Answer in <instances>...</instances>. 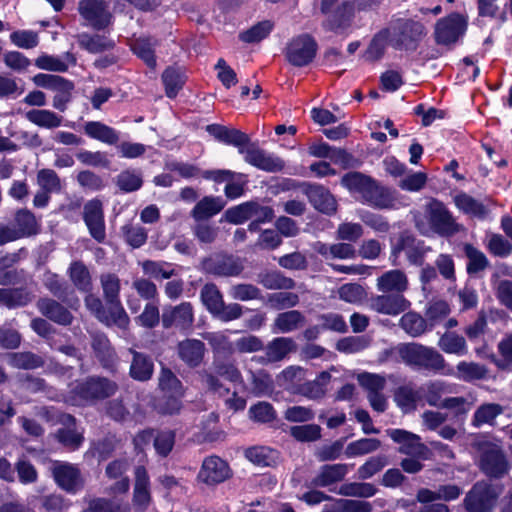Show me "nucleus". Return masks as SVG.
<instances>
[{
    "label": "nucleus",
    "instance_id": "obj_1",
    "mask_svg": "<svg viewBox=\"0 0 512 512\" xmlns=\"http://www.w3.org/2000/svg\"><path fill=\"white\" fill-rule=\"evenodd\" d=\"M117 384L104 377H89L79 382L67 395L51 396L53 400H63L72 406H83L87 403L108 398L117 391Z\"/></svg>",
    "mask_w": 512,
    "mask_h": 512
},
{
    "label": "nucleus",
    "instance_id": "obj_2",
    "mask_svg": "<svg viewBox=\"0 0 512 512\" xmlns=\"http://www.w3.org/2000/svg\"><path fill=\"white\" fill-rule=\"evenodd\" d=\"M390 46L398 51L414 52L427 35L425 25L411 18H392L386 26Z\"/></svg>",
    "mask_w": 512,
    "mask_h": 512
},
{
    "label": "nucleus",
    "instance_id": "obj_3",
    "mask_svg": "<svg viewBox=\"0 0 512 512\" xmlns=\"http://www.w3.org/2000/svg\"><path fill=\"white\" fill-rule=\"evenodd\" d=\"M401 361L416 371L441 373L445 368V359L435 348L419 343L400 344Z\"/></svg>",
    "mask_w": 512,
    "mask_h": 512
},
{
    "label": "nucleus",
    "instance_id": "obj_4",
    "mask_svg": "<svg viewBox=\"0 0 512 512\" xmlns=\"http://www.w3.org/2000/svg\"><path fill=\"white\" fill-rule=\"evenodd\" d=\"M200 379L205 388L212 394L219 397H226L230 394L222 379L235 385H244L241 371L234 362L214 359L211 370L200 372Z\"/></svg>",
    "mask_w": 512,
    "mask_h": 512
},
{
    "label": "nucleus",
    "instance_id": "obj_5",
    "mask_svg": "<svg viewBox=\"0 0 512 512\" xmlns=\"http://www.w3.org/2000/svg\"><path fill=\"white\" fill-rule=\"evenodd\" d=\"M84 133L91 139L100 141L107 145H116L118 154L122 158L135 159L146 152V146L138 142L120 140V132L100 121H88L84 125Z\"/></svg>",
    "mask_w": 512,
    "mask_h": 512
},
{
    "label": "nucleus",
    "instance_id": "obj_6",
    "mask_svg": "<svg viewBox=\"0 0 512 512\" xmlns=\"http://www.w3.org/2000/svg\"><path fill=\"white\" fill-rule=\"evenodd\" d=\"M424 214L430 230L441 237H452L464 230L447 206L437 199L426 204Z\"/></svg>",
    "mask_w": 512,
    "mask_h": 512
},
{
    "label": "nucleus",
    "instance_id": "obj_7",
    "mask_svg": "<svg viewBox=\"0 0 512 512\" xmlns=\"http://www.w3.org/2000/svg\"><path fill=\"white\" fill-rule=\"evenodd\" d=\"M317 51L318 44L315 38L308 33H303L290 39L284 53L291 65L304 67L314 60Z\"/></svg>",
    "mask_w": 512,
    "mask_h": 512
},
{
    "label": "nucleus",
    "instance_id": "obj_8",
    "mask_svg": "<svg viewBox=\"0 0 512 512\" xmlns=\"http://www.w3.org/2000/svg\"><path fill=\"white\" fill-rule=\"evenodd\" d=\"M36 86L55 91L53 97V107L61 112L67 109L68 103L72 99L74 83L62 76L53 74L39 73L33 77Z\"/></svg>",
    "mask_w": 512,
    "mask_h": 512
},
{
    "label": "nucleus",
    "instance_id": "obj_9",
    "mask_svg": "<svg viewBox=\"0 0 512 512\" xmlns=\"http://www.w3.org/2000/svg\"><path fill=\"white\" fill-rule=\"evenodd\" d=\"M499 496L497 487L489 482L479 481L475 483L464 499L467 512H491Z\"/></svg>",
    "mask_w": 512,
    "mask_h": 512
},
{
    "label": "nucleus",
    "instance_id": "obj_10",
    "mask_svg": "<svg viewBox=\"0 0 512 512\" xmlns=\"http://www.w3.org/2000/svg\"><path fill=\"white\" fill-rule=\"evenodd\" d=\"M202 269L205 273L217 277H237L244 270V264L240 257L214 253L202 261Z\"/></svg>",
    "mask_w": 512,
    "mask_h": 512
},
{
    "label": "nucleus",
    "instance_id": "obj_11",
    "mask_svg": "<svg viewBox=\"0 0 512 512\" xmlns=\"http://www.w3.org/2000/svg\"><path fill=\"white\" fill-rule=\"evenodd\" d=\"M428 250L423 241L408 232H402L392 245L390 258L393 265H398V258L404 252L410 264L420 266Z\"/></svg>",
    "mask_w": 512,
    "mask_h": 512
},
{
    "label": "nucleus",
    "instance_id": "obj_12",
    "mask_svg": "<svg viewBox=\"0 0 512 512\" xmlns=\"http://www.w3.org/2000/svg\"><path fill=\"white\" fill-rule=\"evenodd\" d=\"M78 11L87 25L94 30H105L113 23V15L105 0H81Z\"/></svg>",
    "mask_w": 512,
    "mask_h": 512
},
{
    "label": "nucleus",
    "instance_id": "obj_13",
    "mask_svg": "<svg viewBox=\"0 0 512 512\" xmlns=\"http://www.w3.org/2000/svg\"><path fill=\"white\" fill-rule=\"evenodd\" d=\"M467 27L463 16L452 13L437 21L435 25L434 38L438 45L448 46L457 42Z\"/></svg>",
    "mask_w": 512,
    "mask_h": 512
},
{
    "label": "nucleus",
    "instance_id": "obj_14",
    "mask_svg": "<svg viewBox=\"0 0 512 512\" xmlns=\"http://www.w3.org/2000/svg\"><path fill=\"white\" fill-rule=\"evenodd\" d=\"M479 467L492 478H501L509 470L508 460L503 451L496 445H485L481 449Z\"/></svg>",
    "mask_w": 512,
    "mask_h": 512
},
{
    "label": "nucleus",
    "instance_id": "obj_15",
    "mask_svg": "<svg viewBox=\"0 0 512 512\" xmlns=\"http://www.w3.org/2000/svg\"><path fill=\"white\" fill-rule=\"evenodd\" d=\"M161 321L165 329L189 330L194 323L192 304L190 302H182L179 305L165 307L161 315Z\"/></svg>",
    "mask_w": 512,
    "mask_h": 512
},
{
    "label": "nucleus",
    "instance_id": "obj_16",
    "mask_svg": "<svg viewBox=\"0 0 512 512\" xmlns=\"http://www.w3.org/2000/svg\"><path fill=\"white\" fill-rule=\"evenodd\" d=\"M231 475L229 464L219 456L211 455L203 460L197 478L206 485L214 486L223 483Z\"/></svg>",
    "mask_w": 512,
    "mask_h": 512
},
{
    "label": "nucleus",
    "instance_id": "obj_17",
    "mask_svg": "<svg viewBox=\"0 0 512 512\" xmlns=\"http://www.w3.org/2000/svg\"><path fill=\"white\" fill-rule=\"evenodd\" d=\"M83 220L91 237L98 243L106 239V228L102 202L92 199L84 205Z\"/></svg>",
    "mask_w": 512,
    "mask_h": 512
},
{
    "label": "nucleus",
    "instance_id": "obj_18",
    "mask_svg": "<svg viewBox=\"0 0 512 512\" xmlns=\"http://www.w3.org/2000/svg\"><path fill=\"white\" fill-rule=\"evenodd\" d=\"M242 154L248 164L265 172H280L285 167V162L280 157L267 153L251 142Z\"/></svg>",
    "mask_w": 512,
    "mask_h": 512
},
{
    "label": "nucleus",
    "instance_id": "obj_19",
    "mask_svg": "<svg viewBox=\"0 0 512 512\" xmlns=\"http://www.w3.org/2000/svg\"><path fill=\"white\" fill-rule=\"evenodd\" d=\"M52 474L57 485L68 493L75 494L83 487L79 468L70 463H56Z\"/></svg>",
    "mask_w": 512,
    "mask_h": 512
},
{
    "label": "nucleus",
    "instance_id": "obj_20",
    "mask_svg": "<svg viewBox=\"0 0 512 512\" xmlns=\"http://www.w3.org/2000/svg\"><path fill=\"white\" fill-rule=\"evenodd\" d=\"M456 385L444 380H430L420 385L422 402L440 408L447 395L456 392Z\"/></svg>",
    "mask_w": 512,
    "mask_h": 512
},
{
    "label": "nucleus",
    "instance_id": "obj_21",
    "mask_svg": "<svg viewBox=\"0 0 512 512\" xmlns=\"http://www.w3.org/2000/svg\"><path fill=\"white\" fill-rule=\"evenodd\" d=\"M410 305V301L400 293L377 295L370 300V307L373 311L393 316L406 311Z\"/></svg>",
    "mask_w": 512,
    "mask_h": 512
},
{
    "label": "nucleus",
    "instance_id": "obj_22",
    "mask_svg": "<svg viewBox=\"0 0 512 512\" xmlns=\"http://www.w3.org/2000/svg\"><path fill=\"white\" fill-rule=\"evenodd\" d=\"M361 198L363 203L377 209H394L397 206L394 192L373 179Z\"/></svg>",
    "mask_w": 512,
    "mask_h": 512
},
{
    "label": "nucleus",
    "instance_id": "obj_23",
    "mask_svg": "<svg viewBox=\"0 0 512 512\" xmlns=\"http://www.w3.org/2000/svg\"><path fill=\"white\" fill-rule=\"evenodd\" d=\"M265 355L257 358L263 365L281 362L296 350V343L290 337H276L264 346Z\"/></svg>",
    "mask_w": 512,
    "mask_h": 512
},
{
    "label": "nucleus",
    "instance_id": "obj_24",
    "mask_svg": "<svg viewBox=\"0 0 512 512\" xmlns=\"http://www.w3.org/2000/svg\"><path fill=\"white\" fill-rule=\"evenodd\" d=\"M59 422L64 426L59 428L55 434L56 439L64 447L70 450H77L84 441L83 433L78 431L76 419L71 414L62 413Z\"/></svg>",
    "mask_w": 512,
    "mask_h": 512
},
{
    "label": "nucleus",
    "instance_id": "obj_25",
    "mask_svg": "<svg viewBox=\"0 0 512 512\" xmlns=\"http://www.w3.org/2000/svg\"><path fill=\"white\" fill-rule=\"evenodd\" d=\"M206 130L216 140L238 148L240 154L243 153L250 143L249 136L238 129L227 128L219 124H210Z\"/></svg>",
    "mask_w": 512,
    "mask_h": 512
},
{
    "label": "nucleus",
    "instance_id": "obj_26",
    "mask_svg": "<svg viewBox=\"0 0 512 512\" xmlns=\"http://www.w3.org/2000/svg\"><path fill=\"white\" fill-rule=\"evenodd\" d=\"M349 472V465L345 463L326 464L320 467L311 485L320 488H329L345 479Z\"/></svg>",
    "mask_w": 512,
    "mask_h": 512
},
{
    "label": "nucleus",
    "instance_id": "obj_27",
    "mask_svg": "<svg viewBox=\"0 0 512 512\" xmlns=\"http://www.w3.org/2000/svg\"><path fill=\"white\" fill-rule=\"evenodd\" d=\"M312 206L321 213L331 215L337 210L334 196L322 185L309 184L304 190Z\"/></svg>",
    "mask_w": 512,
    "mask_h": 512
},
{
    "label": "nucleus",
    "instance_id": "obj_28",
    "mask_svg": "<svg viewBox=\"0 0 512 512\" xmlns=\"http://www.w3.org/2000/svg\"><path fill=\"white\" fill-rule=\"evenodd\" d=\"M391 439L400 444L399 452L401 454L412 457H422L427 450L426 446L421 443V438L402 429H392L388 431Z\"/></svg>",
    "mask_w": 512,
    "mask_h": 512
},
{
    "label": "nucleus",
    "instance_id": "obj_29",
    "mask_svg": "<svg viewBox=\"0 0 512 512\" xmlns=\"http://www.w3.org/2000/svg\"><path fill=\"white\" fill-rule=\"evenodd\" d=\"M130 463L126 459H116L108 463L105 469V475L116 482L111 486L110 490L114 494H124L130 488V480L126 476Z\"/></svg>",
    "mask_w": 512,
    "mask_h": 512
},
{
    "label": "nucleus",
    "instance_id": "obj_30",
    "mask_svg": "<svg viewBox=\"0 0 512 512\" xmlns=\"http://www.w3.org/2000/svg\"><path fill=\"white\" fill-rule=\"evenodd\" d=\"M36 306L43 316L59 325L67 326L72 323L71 312L54 299L40 298Z\"/></svg>",
    "mask_w": 512,
    "mask_h": 512
},
{
    "label": "nucleus",
    "instance_id": "obj_31",
    "mask_svg": "<svg viewBox=\"0 0 512 512\" xmlns=\"http://www.w3.org/2000/svg\"><path fill=\"white\" fill-rule=\"evenodd\" d=\"M353 16L354 4L345 1L329 15L323 26L326 30L341 33L350 27Z\"/></svg>",
    "mask_w": 512,
    "mask_h": 512
},
{
    "label": "nucleus",
    "instance_id": "obj_32",
    "mask_svg": "<svg viewBox=\"0 0 512 512\" xmlns=\"http://www.w3.org/2000/svg\"><path fill=\"white\" fill-rule=\"evenodd\" d=\"M179 358L189 367H198L205 355V344L198 339H185L177 346Z\"/></svg>",
    "mask_w": 512,
    "mask_h": 512
},
{
    "label": "nucleus",
    "instance_id": "obj_33",
    "mask_svg": "<svg viewBox=\"0 0 512 512\" xmlns=\"http://www.w3.org/2000/svg\"><path fill=\"white\" fill-rule=\"evenodd\" d=\"M66 273L76 290L81 293H90L92 291V275L89 268L83 261H72L69 264Z\"/></svg>",
    "mask_w": 512,
    "mask_h": 512
},
{
    "label": "nucleus",
    "instance_id": "obj_34",
    "mask_svg": "<svg viewBox=\"0 0 512 512\" xmlns=\"http://www.w3.org/2000/svg\"><path fill=\"white\" fill-rule=\"evenodd\" d=\"M408 278L399 269L389 270L377 279V289L383 293H403L408 289Z\"/></svg>",
    "mask_w": 512,
    "mask_h": 512
},
{
    "label": "nucleus",
    "instance_id": "obj_35",
    "mask_svg": "<svg viewBox=\"0 0 512 512\" xmlns=\"http://www.w3.org/2000/svg\"><path fill=\"white\" fill-rule=\"evenodd\" d=\"M151 501L150 478L144 466L135 468V485L133 504L140 510H145Z\"/></svg>",
    "mask_w": 512,
    "mask_h": 512
},
{
    "label": "nucleus",
    "instance_id": "obj_36",
    "mask_svg": "<svg viewBox=\"0 0 512 512\" xmlns=\"http://www.w3.org/2000/svg\"><path fill=\"white\" fill-rule=\"evenodd\" d=\"M17 237L27 238L39 233L40 224L35 215L28 209H19L16 211L11 225Z\"/></svg>",
    "mask_w": 512,
    "mask_h": 512
},
{
    "label": "nucleus",
    "instance_id": "obj_37",
    "mask_svg": "<svg viewBox=\"0 0 512 512\" xmlns=\"http://www.w3.org/2000/svg\"><path fill=\"white\" fill-rule=\"evenodd\" d=\"M331 380L329 372H321L314 380L307 381L298 385L294 390L295 394L302 395L310 400H318L325 396L327 392V385Z\"/></svg>",
    "mask_w": 512,
    "mask_h": 512
},
{
    "label": "nucleus",
    "instance_id": "obj_38",
    "mask_svg": "<svg viewBox=\"0 0 512 512\" xmlns=\"http://www.w3.org/2000/svg\"><path fill=\"white\" fill-rule=\"evenodd\" d=\"M226 202L220 196H205L191 211V216L197 222L207 220L215 215L225 207Z\"/></svg>",
    "mask_w": 512,
    "mask_h": 512
},
{
    "label": "nucleus",
    "instance_id": "obj_39",
    "mask_svg": "<svg viewBox=\"0 0 512 512\" xmlns=\"http://www.w3.org/2000/svg\"><path fill=\"white\" fill-rule=\"evenodd\" d=\"M33 293L26 287L0 288V305L8 309L24 307L32 302Z\"/></svg>",
    "mask_w": 512,
    "mask_h": 512
},
{
    "label": "nucleus",
    "instance_id": "obj_40",
    "mask_svg": "<svg viewBox=\"0 0 512 512\" xmlns=\"http://www.w3.org/2000/svg\"><path fill=\"white\" fill-rule=\"evenodd\" d=\"M92 348L104 368L109 370L115 368L117 356L109 339L104 334L93 336Z\"/></svg>",
    "mask_w": 512,
    "mask_h": 512
},
{
    "label": "nucleus",
    "instance_id": "obj_41",
    "mask_svg": "<svg viewBox=\"0 0 512 512\" xmlns=\"http://www.w3.org/2000/svg\"><path fill=\"white\" fill-rule=\"evenodd\" d=\"M455 206L464 214L484 219L488 215V208L479 200L473 198L465 192H460L453 198Z\"/></svg>",
    "mask_w": 512,
    "mask_h": 512
},
{
    "label": "nucleus",
    "instance_id": "obj_42",
    "mask_svg": "<svg viewBox=\"0 0 512 512\" xmlns=\"http://www.w3.org/2000/svg\"><path fill=\"white\" fill-rule=\"evenodd\" d=\"M390 35L386 27L379 30L371 39L364 51L363 57L366 61L375 62L382 59L386 49L390 46Z\"/></svg>",
    "mask_w": 512,
    "mask_h": 512
},
{
    "label": "nucleus",
    "instance_id": "obj_43",
    "mask_svg": "<svg viewBox=\"0 0 512 512\" xmlns=\"http://www.w3.org/2000/svg\"><path fill=\"white\" fill-rule=\"evenodd\" d=\"M305 322L304 315L298 310H289L277 315L272 331L274 333H289L302 327Z\"/></svg>",
    "mask_w": 512,
    "mask_h": 512
},
{
    "label": "nucleus",
    "instance_id": "obj_44",
    "mask_svg": "<svg viewBox=\"0 0 512 512\" xmlns=\"http://www.w3.org/2000/svg\"><path fill=\"white\" fill-rule=\"evenodd\" d=\"M315 250L325 259H353L356 257V249L350 243L325 244L318 242Z\"/></svg>",
    "mask_w": 512,
    "mask_h": 512
},
{
    "label": "nucleus",
    "instance_id": "obj_45",
    "mask_svg": "<svg viewBox=\"0 0 512 512\" xmlns=\"http://www.w3.org/2000/svg\"><path fill=\"white\" fill-rule=\"evenodd\" d=\"M79 46L91 54L102 53L113 49L115 43L104 35L81 33L78 35Z\"/></svg>",
    "mask_w": 512,
    "mask_h": 512
},
{
    "label": "nucleus",
    "instance_id": "obj_46",
    "mask_svg": "<svg viewBox=\"0 0 512 512\" xmlns=\"http://www.w3.org/2000/svg\"><path fill=\"white\" fill-rule=\"evenodd\" d=\"M133 359L130 366V375L138 381H147L151 379L154 370L152 359L142 353L130 349Z\"/></svg>",
    "mask_w": 512,
    "mask_h": 512
},
{
    "label": "nucleus",
    "instance_id": "obj_47",
    "mask_svg": "<svg viewBox=\"0 0 512 512\" xmlns=\"http://www.w3.org/2000/svg\"><path fill=\"white\" fill-rule=\"evenodd\" d=\"M162 82L168 98H175L186 82L184 71L180 67H167L162 73Z\"/></svg>",
    "mask_w": 512,
    "mask_h": 512
},
{
    "label": "nucleus",
    "instance_id": "obj_48",
    "mask_svg": "<svg viewBox=\"0 0 512 512\" xmlns=\"http://www.w3.org/2000/svg\"><path fill=\"white\" fill-rule=\"evenodd\" d=\"M25 118L34 125L46 129L60 127L63 120L62 116L46 109H32L27 111L25 113Z\"/></svg>",
    "mask_w": 512,
    "mask_h": 512
},
{
    "label": "nucleus",
    "instance_id": "obj_49",
    "mask_svg": "<svg viewBox=\"0 0 512 512\" xmlns=\"http://www.w3.org/2000/svg\"><path fill=\"white\" fill-rule=\"evenodd\" d=\"M400 327L411 337H419L431 331L426 318L416 312L405 313L399 322Z\"/></svg>",
    "mask_w": 512,
    "mask_h": 512
},
{
    "label": "nucleus",
    "instance_id": "obj_50",
    "mask_svg": "<svg viewBox=\"0 0 512 512\" xmlns=\"http://www.w3.org/2000/svg\"><path fill=\"white\" fill-rule=\"evenodd\" d=\"M7 363L13 368L32 370L42 367L44 360L33 352H13L7 354Z\"/></svg>",
    "mask_w": 512,
    "mask_h": 512
},
{
    "label": "nucleus",
    "instance_id": "obj_51",
    "mask_svg": "<svg viewBox=\"0 0 512 512\" xmlns=\"http://www.w3.org/2000/svg\"><path fill=\"white\" fill-rule=\"evenodd\" d=\"M108 308L105 309L100 321L107 326H117L125 329L129 324V317L120 301L109 302Z\"/></svg>",
    "mask_w": 512,
    "mask_h": 512
},
{
    "label": "nucleus",
    "instance_id": "obj_52",
    "mask_svg": "<svg viewBox=\"0 0 512 512\" xmlns=\"http://www.w3.org/2000/svg\"><path fill=\"white\" fill-rule=\"evenodd\" d=\"M438 346L443 352L447 354L464 356L468 353V347L465 338L455 332H446L441 335Z\"/></svg>",
    "mask_w": 512,
    "mask_h": 512
},
{
    "label": "nucleus",
    "instance_id": "obj_53",
    "mask_svg": "<svg viewBox=\"0 0 512 512\" xmlns=\"http://www.w3.org/2000/svg\"><path fill=\"white\" fill-rule=\"evenodd\" d=\"M251 393L256 397L271 395L274 390L272 376L265 370L250 371Z\"/></svg>",
    "mask_w": 512,
    "mask_h": 512
},
{
    "label": "nucleus",
    "instance_id": "obj_54",
    "mask_svg": "<svg viewBox=\"0 0 512 512\" xmlns=\"http://www.w3.org/2000/svg\"><path fill=\"white\" fill-rule=\"evenodd\" d=\"M200 299L207 311L213 316L224 303L223 295L214 283H206L201 288Z\"/></svg>",
    "mask_w": 512,
    "mask_h": 512
},
{
    "label": "nucleus",
    "instance_id": "obj_55",
    "mask_svg": "<svg viewBox=\"0 0 512 512\" xmlns=\"http://www.w3.org/2000/svg\"><path fill=\"white\" fill-rule=\"evenodd\" d=\"M380 447L381 441L377 438H361L350 442L344 454L347 458H354L376 452Z\"/></svg>",
    "mask_w": 512,
    "mask_h": 512
},
{
    "label": "nucleus",
    "instance_id": "obj_56",
    "mask_svg": "<svg viewBox=\"0 0 512 512\" xmlns=\"http://www.w3.org/2000/svg\"><path fill=\"white\" fill-rule=\"evenodd\" d=\"M457 378L465 382L487 378L488 369L479 363L461 361L456 366Z\"/></svg>",
    "mask_w": 512,
    "mask_h": 512
},
{
    "label": "nucleus",
    "instance_id": "obj_57",
    "mask_svg": "<svg viewBox=\"0 0 512 512\" xmlns=\"http://www.w3.org/2000/svg\"><path fill=\"white\" fill-rule=\"evenodd\" d=\"M378 489L368 482H348L340 486L338 494L347 497L370 498L377 493Z\"/></svg>",
    "mask_w": 512,
    "mask_h": 512
},
{
    "label": "nucleus",
    "instance_id": "obj_58",
    "mask_svg": "<svg viewBox=\"0 0 512 512\" xmlns=\"http://www.w3.org/2000/svg\"><path fill=\"white\" fill-rule=\"evenodd\" d=\"M503 413V407L496 403L480 405L474 412L472 425L476 428L484 424H492L497 416Z\"/></svg>",
    "mask_w": 512,
    "mask_h": 512
},
{
    "label": "nucleus",
    "instance_id": "obj_59",
    "mask_svg": "<svg viewBox=\"0 0 512 512\" xmlns=\"http://www.w3.org/2000/svg\"><path fill=\"white\" fill-rule=\"evenodd\" d=\"M274 28V23L264 20L240 33L239 38L244 43H257L267 38Z\"/></svg>",
    "mask_w": 512,
    "mask_h": 512
},
{
    "label": "nucleus",
    "instance_id": "obj_60",
    "mask_svg": "<svg viewBox=\"0 0 512 512\" xmlns=\"http://www.w3.org/2000/svg\"><path fill=\"white\" fill-rule=\"evenodd\" d=\"M306 375V370L301 366L291 365L286 367L277 377L280 385L284 386L286 389L291 390L294 393V390L298 385L302 384Z\"/></svg>",
    "mask_w": 512,
    "mask_h": 512
},
{
    "label": "nucleus",
    "instance_id": "obj_61",
    "mask_svg": "<svg viewBox=\"0 0 512 512\" xmlns=\"http://www.w3.org/2000/svg\"><path fill=\"white\" fill-rule=\"evenodd\" d=\"M131 49L149 68L154 69L156 67L154 44L149 38L140 37L135 39L131 45Z\"/></svg>",
    "mask_w": 512,
    "mask_h": 512
},
{
    "label": "nucleus",
    "instance_id": "obj_62",
    "mask_svg": "<svg viewBox=\"0 0 512 512\" xmlns=\"http://www.w3.org/2000/svg\"><path fill=\"white\" fill-rule=\"evenodd\" d=\"M43 284L45 288L60 300H65L68 296L69 285L57 273L47 271L43 275Z\"/></svg>",
    "mask_w": 512,
    "mask_h": 512
},
{
    "label": "nucleus",
    "instance_id": "obj_63",
    "mask_svg": "<svg viewBox=\"0 0 512 512\" xmlns=\"http://www.w3.org/2000/svg\"><path fill=\"white\" fill-rule=\"evenodd\" d=\"M464 252L468 259L467 262V272L468 274H476L478 272H481L485 270L488 265L489 261L486 257V255L474 247L471 244H466L464 246Z\"/></svg>",
    "mask_w": 512,
    "mask_h": 512
},
{
    "label": "nucleus",
    "instance_id": "obj_64",
    "mask_svg": "<svg viewBox=\"0 0 512 512\" xmlns=\"http://www.w3.org/2000/svg\"><path fill=\"white\" fill-rule=\"evenodd\" d=\"M159 388L176 396H184L185 388L177 376L168 368H162L159 376Z\"/></svg>",
    "mask_w": 512,
    "mask_h": 512
}]
</instances>
